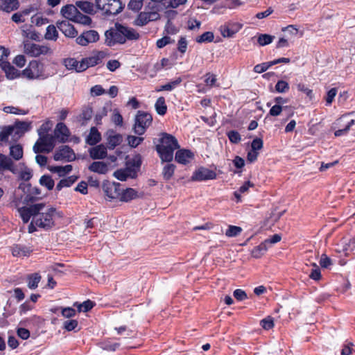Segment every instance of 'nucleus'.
Returning a JSON list of instances; mask_svg holds the SVG:
<instances>
[{
    "label": "nucleus",
    "instance_id": "obj_1",
    "mask_svg": "<svg viewBox=\"0 0 355 355\" xmlns=\"http://www.w3.org/2000/svg\"><path fill=\"white\" fill-rule=\"evenodd\" d=\"M18 212L24 223H28L32 218L31 223L28 227L29 233L35 232V227L48 229L51 227L54 223L53 216L55 209L53 207H45L43 203L18 207Z\"/></svg>",
    "mask_w": 355,
    "mask_h": 355
},
{
    "label": "nucleus",
    "instance_id": "obj_2",
    "mask_svg": "<svg viewBox=\"0 0 355 355\" xmlns=\"http://www.w3.org/2000/svg\"><path fill=\"white\" fill-rule=\"evenodd\" d=\"M105 43L108 46L116 44H123L127 40H137L139 34L132 28L125 26L120 24H115L105 33Z\"/></svg>",
    "mask_w": 355,
    "mask_h": 355
},
{
    "label": "nucleus",
    "instance_id": "obj_3",
    "mask_svg": "<svg viewBox=\"0 0 355 355\" xmlns=\"http://www.w3.org/2000/svg\"><path fill=\"white\" fill-rule=\"evenodd\" d=\"M179 148L178 140L171 135L163 133L156 150L163 162H171L175 150Z\"/></svg>",
    "mask_w": 355,
    "mask_h": 355
},
{
    "label": "nucleus",
    "instance_id": "obj_4",
    "mask_svg": "<svg viewBox=\"0 0 355 355\" xmlns=\"http://www.w3.org/2000/svg\"><path fill=\"white\" fill-rule=\"evenodd\" d=\"M77 8L76 5H66L61 8L60 14L63 17L69 21L83 25H89L92 22V19L82 14Z\"/></svg>",
    "mask_w": 355,
    "mask_h": 355
},
{
    "label": "nucleus",
    "instance_id": "obj_5",
    "mask_svg": "<svg viewBox=\"0 0 355 355\" xmlns=\"http://www.w3.org/2000/svg\"><path fill=\"white\" fill-rule=\"evenodd\" d=\"M96 4L103 14L106 15H117L123 8L120 0H96Z\"/></svg>",
    "mask_w": 355,
    "mask_h": 355
},
{
    "label": "nucleus",
    "instance_id": "obj_6",
    "mask_svg": "<svg viewBox=\"0 0 355 355\" xmlns=\"http://www.w3.org/2000/svg\"><path fill=\"white\" fill-rule=\"evenodd\" d=\"M334 124L336 128H341L343 125H346L345 128L335 131L334 135L336 137L346 135L349 132L351 126L355 124V112L342 115L336 121Z\"/></svg>",
    "mask_w": 355,
    "mask_h": 355
},
{
    "label": "nucleus",
    "instance_id": "obj_7",
    "mask_svg": "<svg viewBox=\"0 0 355 355\" xmlns=\"http://www.w3.org/2000/svg\"><path fill=\"white\" fill-rule=\"evenodd\" d=\"M55 137L51 135L40 136L39 139L33 146V150L35 153H49L54 148Z\"/></svg>",
    "mask_w": 355,
    "mask_h": 355
},
{
    "label": "nucleus",
    "instance_id": "obj_8",
    "mask_svg": "<svg viewBox=\"0 0 355 355\" xmlns=\"http://www.w3.org/2000/svg\"><path fill=\"white\" fill-rule=\"evenodd\" d=\"M152 116L150 114L138 112L134 125L135 132L139 135H141L144 133L146 129L151 124Z\"/></svg>",
    "mask_w": 355,
    "mask_h": 355
},
{
    "label": "nucleus",
    "instance_id": "obj_9",
    "mask_svg": "<svg viewBox=\"0 0 355 355\" xmlns=\"http://www.w3.org/2000/svg\"><path fill=\"white\" fill-rule=\"evenodd\" d=\"M22 74L28 79L44 78L43 64L36 60L31 61Z\"/></svg>",
    "mask_w": 355,
    "mask_h": 355
},
{
    "label": "nucleus",
    "instance_id": "obj_10",
    "mask_svg": "<svg viewBox=\"0 0 355 355\" xmlns=\"http://www.w3.org/2000/svg\"><path fill=\"white\" fill-rule=\"evenodd\" d=\"M24 53L31 57H38L51 53V49L46 45L28 42L24 44Z\"/></svg>",
    "mask_w": 355,
    "mask_h": 355
},
{
    "label": "nucleus",
    "instance_id": "obj_11",
    "mask_svg": "<svg viewBox=\"0 0 355 355\" xmlns=\"http://www.w3.org/2000/svg\"><path fill=\"white\" fill-rule=\"evenodd\" d=\"M216 177V174L214 171L207 168L201 167L197 169L193 174L191 180L193 181H204L208 180H214Z\"/></svg>",
    "mask_w": 355,
    "mask_h": 355
},
{
    "label": "nucleus",
    "instance_id": "obj_12",
    "mask_svg": "<svg viewBox=\"0 0 355 355\" xmlns=\"http://www.w3.org/2000/svg\"><path fill=\"white\" fill-rule=\"evenodd\" d=\"M263 140L260 138H255L251 143V149L248 153L247 159L250 163H252L257 159L259 151L263 148Z\"/></svg>",
    "mask_w": 355,
    "mask_h": 355
},
{
    "label": "nucleus",
    "instance_id": "obj_13",
    "mask_svg": "<svg viewBox=\"0 0 355 355\" xmlns=\"http://www.w3.org/2000/svg\"><path fill=\"white\" fill-rule=\"evenodd\" d=\"M159 18V14L156 11L142 12L136 19L135 24L137 26H142L149 21L157 20Z\"/></svg>",
    "mask_w": 355,
    "mask_h": 355
},
{
    "label": "nucleus",
    "instance_id": "obj_14",
    "mask_svg": "<svg viewBox=\"0 0 355 355\" xmlns=\"http://www.w3.org/2000/svg\"><path fill=\"white\" fill-rule=\"evenodd\" d=\"M121 190V184L118 182H108L103 185V191L110 199L119 200Z\"/></svg>",
    "mask_w": 355,
    "mask_h": 355
},
{
    "label": "nucleus",
    "instance_id": "obj_15",
    "mask_svg": "<svg viewBox=\"0 0 355 355\" xmlns=\"http://www.w3.org/2000/svg\"><path fill=\"white\" fill-rule=\"evenodd\" d=\"M114 166L110 164V163H107L106 162L97 161L92 162L89 166V170L96 173L98 174H106L108 171H110Z\"/></svg>",
    "mask_w": 355,
    "mask_h": 355
},
{
    "label": "nucleus",
    "instance_id": "obj_16",
    "mask_svg": "<svg viewBox=\"0 0 355 355\" xmlns=\"http://www.w3.org/2000/svg\"><path fill=\"white\" fill-rule=\"evenodd\" d=\"M75 159L73 151L67 146H62L54 155V159L56 161L67 160L71 161Z\"/></svg>",
    "mask_w": 355,
    "mask_h": 355
},
{
    "label": "nucleus",
    "instance_id": "obj_17",
    "mask_svg": "<svg viewBox=\"0 0 355 355\" xmlns=\"http://www.w3.org/2000/svg\"><path fill=\"white\" fill-rule=\"evenodd\" d=\"M14 131V135L17 137L21 138L26 132L31 129V122L30 121H17L14 125H10Z\"/></svg>",
    "mask_w": 355,
    "mask_h": 355
},
{
    "label": "nucleus",
    "instance_id": "obj_18",
    "mask_svg": "<svg viewBox=\"0 0 355 355\" xmlns=\"http://www.w3.org/2000/svg\"><path fill=\"white\" fill-rule=\"evenodd\" d=\"M58 28L66 36L68 37H75L77 35V31L74 28L73 26L69 23L67 21H58L57 24Z\"/></svg>",
    "mask_w": 355,
    "mask_h": 355
},
{
    "label": "nucleus",
    "instance_id": "obj_19",
    "mask_svg": "<svg viewBox=\"0 0 355 355\" xmlns=\"http://www.w3.org/2000/svg\"><path fill=\"white\" fill-rule=\"evenodd\" d=\"M55 138L60 142H66L69 137V130L63 123H58L54 130Z\"/></svg>",
    "mask_w": 355,
    "mask_h": 355
},
{
    "label": "nucleus",
    "instance_id": "obj_20",
    "mask_svg": "<svg viewBox=\"0 0 355 355\" xmlns=\"http://www.w3.org/2000/svg\"><path fill=\"white\" fill-rule=\"evenodd\" d=\"M19 139L14 135V131L10 125L4 128L0 132V142L12 144Z\"/></svg>",
    "mask_w": 355,
    "mask_h": 355
},
{
    "label": "nucleus",
    "instance_id": "obj_21",
    "mask_svg": "<svg viewBox=\"0 0 355 355\" xmlns=\"http://www.w3.org/2000/svg\"><path fill=\"white\" fill-rule=\"evenodd\" d=\"M106 136L107 144L110 149H114L116 146L119 145L123 140L122 136L112 130H108L106 133Z\"/></svg>",
    "mask_w": 355,
    "mask_h": 355
},
{
    "label": "nucleus",
    "instance_id": "obj_22",
    "mask_svg": "<svg viewBox=\"0 0 355 355\" xmlns=\"http://www.w3.org/2000/svg\"><path fill=\"white\" fill-rule=\"evenodd\" d=\"M193 153L186 149L179 150L175 154V160L182 164H187L193 159Z\"/></svg>",
    "mask_w": 355,
    "mask_h": 355
},
{
    "label": "nucleus",
    "instance_id": "obj_23",
    "mask_svg": "<svg viewBox=\"0 0 355 355\" xmlns=\"http://www.w3.org/2000/svg\"><path fill=\"white\" fill-rule=\"evenodd\" d=\"M89 155L94 159H104L107 156V148L103 144L98 145L89 150Z\"/></svg>",
    "mask_w": 355,
    "mask_h": 355
},
{
    "label": "nucleus",
    "instance_id": "obj_24",
    "mask_svg": "<svg viewBox=\"0 0 355 355\" xmlns=\"http://www.w3.org/2000/svg\"><path fill=\"white\" fill-rule=\"evenodd\" d=\"M135 173L134 169L127 166L125 168L116 171L113 175L119 180L125 181L128 178H134Z\"/></svg>",
    "mask_w": 355,
    "mask_h": 355
},
{
    "label": "nucleus",
    "instance_id": "obj_25",
    "mask_svg": "<svg viewBox=\"0 0 355 355\" xmlns=\"http://www.w3.org/2000/svg\"><path fill=\"white\" fill-rule=\"evenodd\" d=\"M3 71L5 72L7 78L13 80L19 76V71L12 66L9 62H3L1 64Z\"/></svg>",
    "mask_w": 355,
    "mask_h": 355
},
{
    "label": "nucleus",
    "instance_id": "obj_26",
    "mask_svg": "<svg viewBox=\"0 0 355 355\" xmlns=\"http://www.w3.org/2000/svg\"><path fill=\"white\" fill-rule=\"evenodd\" d=\"M49 20L46 17L44 13L40 9L35 12V15L31 17V24L35 26L40 27L46 25L49 23Z\"/></svg>",
    "mask_w": 355,
    "mask_h": 355
},
{
    "label": "nucleus",
    "instance_id": "obj_27",
    "mask_svg": "<svg viewBox=\"0 0 355 355\" xmlns=\"http://www.w3.org/2000/svg\"><path fill=\"white\" fill-rule=\"evenodd\" d=\"M19 7L18 0H0V10L3 12H10Z\"/></svg>",
    "mask_w": 355,
    "mask_h": 355
},
{
    "label": "nucleus",
    "instance_id": "obj_28",
    "mask_svg": "<svg viewBox=\"0 0 355 355\" xmlns=\"http://www.w3.org/2000/svg\"><path fill=\"white\" fill-rule=\"evenodd\" d=\"M100 61V58L98 55H94L88 58H85L81 60L80 64V69H82V71L86 70L87 68L94 67Z\"/></svg>",
    "mask_w": 355,
    "mask_h": 355
},
{
    "label": "nucleus",
    "instance_id": "obj_29",
    "mask_svg": "<svg viewBox=\"0 0 355 355\" xmlns=\"http://www.w3.org/2000/svg\"><path fill=\"white\" fill-rule=\"evenodd\" d=\"M138 196L137 191L132 188L121 189L119 200L122 202H129Z\"/></svg>",
    "mask_w": 355,
    "mask_h": 355
},
{
    "label": "nucleus",
    "instance_id": "obj_30",
    "mask_svg": "<svg viewBox=\"0 0 355 355\" xmlns=\"http://www.w3.org/2000/svg\"><path fill=\"white\" fill-rule=\"evenodd\" d=\"M31 252L32 250L30 248L21 245H16L12 248V254L14 257H28Z\"/></svg>",
    "mask_w": 355,
    "mask_h": 355
},
{
    "label": "nucleus",
    "instance_id": "obj_31",
    "mask_svg": "<svg viewBox=\"0 0 355 355\" xmlns=\"http://www.w3.org/2000/svg\"><path fill=\"white\" fill-rule=\"evenodd\" d=\"M48 169L54 173H57L58 176L62 177L70 173L72 170V166L70 164L62 166H49Z\"/></svg>",
    "mask_w": 355,
    "mask_h": 355
},
{
    "label": "nucleus",
    "instance_id": "obj_32",
    "mask_svg": "<svg viewBox=\"0 0 355 355\" xmlns=\"http://www.w3.org/2000/svg\"><path fill=\"white\" fill-rule=\"evenodd\" d=\"M101 139V133L95 127H92L90 129L89 133L86 138V142L91 145H95L98 142H99Z\"/></svg>",
    "mask_w": 355,
    "mask_h": 355
},
{
    "label": "nucleus",
    "instance_id": "obj_33",
    "mask_svg": "<svg viewBox=\"0 0 355 355\" xmlns=\"http://www.w3.org/2000/svg\"><path fill=\"white\" fill-rule=\"evenodd\" d=\"M3 169H8L12 173H17V168L14 167L11 159L4 155H0V170Z\"/></svg>",
    "mask_w": 355,
    "mask_h": 355
},
{
    "label": "nucleus",
    "instance_id": "obj_34",
    "mask_svg": "<svg viewBox=\"0 0 355 355\" xmlns=\"http://www.w3.org/2000/svg\"><path fill=\"white\" fill-rule=\"evenodd\" d=\"M39 10L40 5L37 3H33L23 8L20 12L26 21L28 17H32L35 15V12Z\"/></svg>",
    "mask_w": 355,
    "mask_h": 355
},
{
    "label": "nucleus",
    "instance_id": "obj_35",
    "mask_svg": "<svg viewBox=\"0 0 355 355\" xmlns=\"http://www.w3.org/2000/svg\"><path fill=\"white\" fill-rule=\"evenodd\" d=\"M10 155L15 160L23 157V148L20 144H12L10 147Z\"/></svg>",
    "mask_w": 355,
    "mask_h": 355
},
{
    "label": "nucleus",
    "instance_id": "obj_36",
    "mask_svg": "<svg viewBox=\"0 0 355 355\" xmlns=\"http://www.w3.org/2000/svg\"><path fill=\"white\" fill-rule=\"evenodd\" d=\"M58 37V32L54 25H49L46 27L44 38L47 40L55 41Z\"/></svg>",
    "mask_w": 355,
    "mask_h": 355
},
{
    "label": "nucleus",
    "instance_id": "obj_37",
    "mask_svg": "<svg viewBox=\"0 0 355 355\" xmlns=\"http://www.w3.org/2000/svg\"><path fill=\"white\" fill-rule=\"evenodd\" d=\"M64 64L67 69H74L77 72H81L82 69H80V61H78L74 58H67L64 60Z\"/></svg>",
    "mask_w": 355,
    "mask_h": 355
},
{
    "label": "nucleus",
    "instance_id": "obj_38",
    "mask_svg": "<svg viewBox=\"0 0 355 355\" xmlns=\"http://www.w3.org/2000/svg\"><path fill=\"white\" fill-rule=\"evenodd\" d=\"M76 5L78 8H79L82 11L87 14H94V8L92 3L88 1H77Z\"/></svg>",
    "mask_w": 355,
    "mask_h": 355
},
{
    "label": "nucleus",
    "instance_id": "obj_39",
    "mask_svg": "<svg viewBox=\"0 0 355 355\" xmlns=\"http://www.w3.org/2000/svg\"><path fill=\"white\" fill-rule=\"evenodd\" d=\"M282 240V235L280 234H275L272 236L265 239L262 243L267 250L270 248L273 245L277 243Z\"/></svg>",
    "mask_w": 355,
    "mask_h": 355
},
{
    "label": "nucleus",
    "instance_id": "obj_40",
    "mask_svg": "<svg viewBox=\"0 0 355 355\" xmlns=\"http://www.w3.org/2000/svg\"><path fill=\"white\" fill-rule=\"evenodd\" d=\"M78 179L76 175H71L67 178H64L60 181L57 185V189L60 190L63 187H68L72 185Z\"/></svg>",
    "mask_w": 355,
    "mask_h": 355
},
{
    "label": "nucleus",
    "instance_id": "obj_41",
    "mask_svg": "<svg viewBox=\"0 0 355 355\" xmlns=\"http://www.w3.org/2000/svg\"><path fill=\"white\" fill-rule=\"evenodd\" d=\"M267 250H268L263 243H261L259 245L252 249L251 251V256L255 259L261 258L267 252Z\"/></svg>",
    "mask_w": 355,
    "mask_h": 355
},
{
    "label": "nucleus",
    "instance_id": "obj_42",
    "mask_svg": "<svg viewBox=\"0 0 355 355\" xmlns=\"http://www.w3.org/2000/svg\"><path fill=\"white\" fill-rule=\"evenodd\" d=\"M41 276L38 273H34L28 277V287L31 289H35L37 287L40 282Z\"/></svg>",
    "mask_w": 355,
    "mask_h": 355
},
{
    "label": "nucleus",
    "instance_id": "obj_43",
    "mask_svg": "<svg viewBox=\"0 0 355 355\" xmlns=\"http://www.w3.org/2000/svg\"><path fill=\"white\" fill-rule=\"evenodd\" d=\"M155 110L159 115H164L167 110V107L165 103V99L164 97H159L155 105Z\"/></svg>",
    "mask_w": 355,
    "mask_h": 355
},
{
    "label": "nucleus",
    "instance_id": "obj_44",
    "mask_svg": "<svg viewBox=\"0 0 355 355\" xmlns=\"http://www.w3.org/2000/svg\"><path fill=\"white\" fill-rule=\"evenodd\" d=\"M214 33L210 31H207L198 36L196 38V42L198 43L211 42L214 40Z\"/></svg>",
    "mask_w": 355,
    "mask_h": 355
},
{
    "label": "nucleus",
    "instance_id": "obj_45",
    "mask_svg": "<svg viewBox=\"0 0 355 355\" xmlns=\"http://www.w3.org/2000/svg\"><path fill=\"white\" fill-rule=\"evenodd\" d=\"M242 230L241 227L230 225L225 232V235L228 237L236 236L242 232Z\"/></svg>",
    "mask_w": 355,
    "mask_h": 355
},
{
    "label": "nucleus",
    "instance_id": "obj_46",
    "mask_svg": "<svg viewBox=\"0 0 355 355\" xmlns=\"http://www.w3.org/2000/svg\"><path fill=\"white\" fill-rule=\"evenodd\" d=\"M175 165L172 164H166L163 168V176L166 180H169L173 175L175 171Z\"/></svg>",
    "mask_w": 355,
    "mask_h": 355
},
{
    "label": "nucleus",
    "instance_id": "obj_47",
    "mask_svg": "<svg viewBox=\"0 0 355 355\" xmlns=\"http://www.w3.org/2000/svg\"><path fill=\"white\" fill-rule=\"evenodd\" d=\"M274 38H275V37L272 36L270 35L261 34L258 37L257 42L261 46H265V45L270 44L272 42Z\"/></svg>",
    "mask_w": 355,
    "mask_h": 355
},
{
    "label": "nucleus",
    "instance_id": "obj_48",
    "mask_svg": "<svg viewBox=\"0 0 355 355\" xmlns=\"http://www.w3.org/2000/svg\"><path fill=\"white\" fill-rule=\"evenodd\" d=\"M40 182L41 185L46 187L49 190L52 189L54 187V181L48 175L42 176Z\"/></svg>",
    "mask_w": 355,
    "mask_h": 355
},
{
    "label": "nucleus",
    "instance_id": "obj_49",
    "mask_svg": "<svg viewBox=\"0 0 355 355\" xmlns=\"http://www.w3.org/2000/svg\"><path fill=\"white\" fill-rule=\"evenodd\" d=\"M53 126V123L50 121H46L44 123L40 128L38 129L37 132L39 136L48 135V132L51 130Z\"/></svg>",
    "mask_w": 355,
    "mask_h": 355
},
{
    "label": "nucleus",
    "instance_id": "obj_50",
    "mask_svg": "<svg viewBox=\"0 0 355 355\" xmlns=\"http://www.w3.org/2000/svg\"><path fill=\"white\" fill-rule=\"evenodd\" d=\"M3 111L6 113L24 115L27 114V111L13 106H6L3 108Z\"/></svg>",
    "mask_w": 355,
    "mask_h": 355
},
{
    "label": "nucleus",
    "instance_id": "obj_51",
    "mask_svg": "<svg viewBox=\"0 0 355 355\" xmlns=\"http://www.w3.org/2000/svg\"><path fill=\"white\" fill-rule=\"evenodd\" d=\"M284 211L277 212V213H272L270 216V217L266 220V223H270V225H269V228H271L272 225H275V223H277L280 218L284 214Z\"/></svg>",
    "mask_w": 355,
    "mask_h": 355
},
{
    "label": "nucleus",
    "instance_id": "obj_52",
    "mask_svg": "<svg viewBox=\"0 0 355 355\" xmlns=\"http://www.w3.org/2000/svg\"><path fill=\"white\" fill-rule=\"evenodd\" d=\"M260 324L264 329L268 330L274 327V320L272 317L268 316L267 318L261 320Z\"/></svg>",
    "mask_w": 355,
    "mask_h": 355
},
{
    "label": "nucleus",
    "instance_id": "obj_53",
    "mask_svg": "<svg viewBox=\"0 0 355 355\" xmlns=\"http://www.w3.org/2000/svg\"><path fill=\"white\" fill-rule=\"evenodd\" d=\"M15 173L18 174L19 177L24 180H28L32 177L31 171L26 167H24L21 171L17 169V173Z\"/></svg>",
    "mask_w": 355,
    "mask_h": 355
},
{
    "label": "nucleus",
    "instance_id": "obj_54",
    "mask_svg": "<svg viewBox=\"0 0 355 355\" xmlns=\"http://www.w3.org/2000/svg\"><path fill=\"white\" fill-rule=\"evenodd\" d=\"M275 89L279 93H284L289 89V85L286 81L279 80L275 85Z\"/></svg>",
    "mask_w": 355,
    "mask_h": 355
},
{
    "label": "nucleus",
    "instance_id": "obj_55",
    "mask_svg": "<svg viewBox=\"0 0 355 355\" xmlns=\"http://www.w3.org/2000/svg\"><path fill=\"white\" fill-rule=\"evenodd\" d=\"M85 33L87 37V41H89V43L95 42L99 39V35L98 32L94 30L85 31Z\"/></svg>",
    "mask_w": 355,
    "mask_h": 355
},
{
    "label": "nucleus",
    "instance_id": "obj_56",
    "mask_svg": "<svg viewBox=\"0 0 355 355\" xmlns=\"http://www.w3.org/2000/svg\"><path fill=\"white\" fill-rule=\"evenodd\" d=\"M144 0H130L128 3V8L135 11L139 10L143 6Z\"/></svg>",
    "mask_w": 355,
    "mask_h": 355
},
{
    "label": "nucleus",
    "instance_id": "obj_57",
    "mask_svg": "<svg viewBox=\"0 0 355 355\" xmlns=\"http://www.w3.org/2000/svg\"><path fill=\"white\" fill-rule=\"evenodd\" d=\"M143 139H144L142 137H138L132 135H130L127 138L128 143L131 147H137L141 144Z\"/></svg>",
    "mask_w": 355,
    "mask_h": 355
},
{
    "label": "nucleus",
    "instance_id": "obj_58",
    "mask_svg": "<svg viewBox=\"0 0 355 355\" xmlns=\"http://www.w3.org/2000/svg\"><path fill=\"white\" fill-rule=\"evenodd\" d=\"M272 66V64L271 63V61L268 62H263L261 64H257L254 67V70L257 73H262V72L266 71L268 69H269Z\"/></svg>",
    "mask_w": 355,
    "mask_h": 355
},
{
    "label": "nucleus",
    "instance_id": "obj_59",
    "mask_svg": "<svg viewBox=\"0 0 355 355\" xmlns=\"http://www.w3.org/2000/svg\"><path fill=\"white\" fill-rule=\"evenodd\" d=\"M311 265L314 268L312 270L309 277L314 280H319L321 277L320 270L316 263H313Z\"/></svg>",
    "mask_w": 355,
    "mask_h": 355
},
{
    "label": "nucleus",
    "instance_id": "obj_60",
    "mask_svg": "<svg viewBox=\"0 0 355 355\" xmlns=\"http://www.w3.org/2000/svg\"><path fill=\"white\" fill-rule=\"evenodd\" d=\"M94 305V303L93 302H92L90 300H87V301L84 302L83 304H78L77 306L80 311H83L87 312L89 310H90L91 309H92Z\"/></svg>",
    "mask_w": 355,
    "mask_h": 355
},
{
    "label": "nucleus",
    "instance_id": "obj_61",
    "mask_svg": "<svg viewBox=\"0 0 355 355\" xmlns=\"http://www.w3.org/2000/svg\"><path fill=\"white\" fill-rule=\"evenodd\" d=\"M336 94L337 89L336 88H331L327 92V96L325 98L327 105H330L332 103L335 96H336Z\"/></svg>",
    "mask_w": 355,
    "mask_h": 355
},
{
    "label": "nucleus",
    "instance_id": "obj_62",
    "mask_svg": "<svg viewBox=\"0 0 355 355\" xmlns=\"http://www.w3.org/2000/svg\"><path fill=\"white\" fill-rule=\"evenodd\" d=\"M332 264L331 259L327 257L325 254L321 255L320 259V265L322 268H327Z\"/></svg>",
    "mask_w": 355,
    "mask_h": 355
},
{
    "label": "nucleus",
    "instance_id": "obj_63",
    "mask_svg": "<svg viewBox=\"0 0 355 355\" xmlns=\"http://www.w3.org/2000/svg\"><path fill=\"white\" fill-rule=\"evenodd\" d=\"M297 89L300 92H304L306 95L311 99L313 98V91L308 88L304 84L299 83L297 85Z\"/></svg>",
    "mask_w": 355,
    "mask_h": 355
},
{
    "label": "nucleus",
    "instance_id": "obj_64",
    "mask_svg": "<svg viewBox=\"0 0 355 355\" xmlns=\"http://www.w3.org/2000/svg\"><path fill=\"white\" fill-rule=\"evenodd\" d=\"M181 78H177L173 81H171L166 85H164L163 89H164L165 91H171L173 89H175L181 83Z\"/></svg>",
    "mask_w": 355,
    "mask_h": 355
}]
</instances>
